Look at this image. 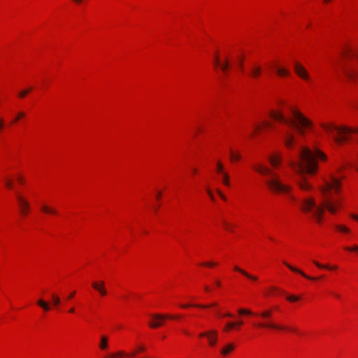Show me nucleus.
Listing matches in <instances>:
<instances>
[{"label":"nucleus","instance_id":"obj_1","mask_svg":"<svg viewBox=\"0 0 358 358\" xmlns=\"http://www.w3.org/2000/svg\"><path fill=\"white\" fill-rule=\"evenodd\" d=\"M341 185L340 179L331 173L328 178L324 180V185L320 187L322 194L321 204L317 205L314 198L308 197L301 201V210L310 213L318 223L321 222L325 208L329 213L334 214L336 209L341 206V201L333 196V193H339Z\"/></svg>","mask_w":358,"mask_h":358},{"label":"nucleus","instance_id":"obj_2","mask_svg":"<svg viewBox=\"0 0 358 358\" xmlns=\"http://www.w3.org/2000/svg\"><path fill=\"white\" fill-rule=\"evenodd\" d=\"M316 158L326 160L327 156L320 150H317L313 152L308 148L302 147L299 151L298 159L289 162L290 166L299 176L297 183L303 191H308L313 188L312 185L307 181L305 174L312 175L317 171Z\"/></svg>","mask_w":358,"mask_h":358},{"label":"nucleus","instance_id":"obj_3","mask_svg":"<svg viewBox=\"0 0 358 358\" xmlns=\"http://www.w3.org/2000/svg\"><path fill=\"white\" fill-rule=\"evenodd\" d=\"M253 169L259 174L264 176H267L266 184L271 191L274 192L287 194L292 189V187L283 184L280 176L270 168L259 164L255 165Z\"/></svg>","mask_w":358,"mask_h":358},{"label":"nucleus","instance_id":"obj_4","mask_svg":"<svg viewBox=\"0 0 358 358\" xmlns=\"http://www.w3.org/2000/svg\"><path fill=\"white\" fill-rule=\"evenodd\" d=\"M292 113V119H287L282 113L275 111H271L270 115L275 120L283 122L295 128L299 134L303 135L305 129L310 127L312 122L297 110L293 109Z\"/></svg>","mask_w":358,"mask_h":358},{"label":"nucleus","instance_id":"obj_5","mask_svg":"<svg viewBox=\"0 0 358 358\" xmlns=\"http://www.w3.org/2000/svg\"><path fill=\"white\" fill-rule=\"evenodd\" d=\"M326 132L332 135L334 141L338 144L348 139V136L352 133L358 134V129H352L347 127H338L332 124L322 125Z\"/></svg>","mask_w":358,"mask_h":358},{"label":"nucleus","instance_id":"obj_6","mask_svg":"<svg viewBox=\"0 0 358 358\" xmlns=\"http://www.w3.org/2000/svg\"><path fill=\"white\" fill-rule=\"evenodd\" d=\"M257 316H259L263 319L269 320L272 315V311L271 310H265L260 313L255 314ZM257 327L264 328V329H270L275 330H292L293 331H296L295 329H289L285 326L278 324L268 320L267 322H261L258 324H255Z\"/></svg>","mask_w":358,"mask_h":358},{"label":"nucleus","instance_id":"obj_7","mask_svg":"<svg viewBox=\"0 0 358 358\" xmlns=\"http://www.w3.org/2000/svg\"><path fill=\"white\" fill-rule=\"evenodd\" d=\"M145 350V348L144 345H138L136 350H134L130 353L123 350H119L115 352L110 354L108 357L105 358H132L134 357L138 352H144Z\"/></svg>","mask_w":358,"mask_h":358},{"label":"nucleus","instance_id":"obj_8","mask_svg":"<svg viewBox=\"0 0 358 358\" xmlns=\"http://www.w3.org/2000/svg\"><path fill=\"white\" fill-rule=\"evenodd\" d=\"M152 321L149 322V326L151 328L156 329L162 325V321L166 318L173 319L179 318L180 316L166 315L161 314H155L152 315Z\"/></svg>","mask_w":358,"mask_h":358},{"label":"nucleus","instance_id":"obj_9","mask_svg":"<svg viewBox=\"0 0 358 358\" xmlns=\"http://www.w3.org/2000/svg\"><path fill=\"white\" fill-rule=\"evenodd\" d=\"M199 337H206L210 346H215L217 342V331L215 329L203 331Z\"/></svg>","mask_w":358,"mask_h":358},{"label":"nucleus","instance_id":"obj_10","mask_svg":"<svg viewBox=\"0 0 358 358\" xmlns=\"http://www.w3.org/2000/svg\"><path fill=\"white\" fill-rule=\"evenodd\" d=\"M341 69L344 75L350 80H354L358 77V71L352 64L341 66Z\"/></svg>","mask_w":358,"mask_h":358},{"label":"nucleus","instance_id":"obj_11","mask_svg":"<svg viewBox=\"0 0 358 358\" xmlns=\"http://www.w3.org/2000/svg\"><path fill=\"white\" fill-rule=\"evenodd\" d=\"M16 196L19 204L20 212L21 215H24L29 212L30 208L29 203L19 194H17Z\"/></svg>","mask_w":358,"mask_h":358},{"label":"nucleus","instance_id":"obj_12","mask_svg":"<svg viewBox=\"0 0 358 358\" xmlns=\"http://www.w3.org/2000/svg\"><path fill=\"white\" fill-rule=\"evenodd\" d=\"M294 71L301 78L308 80L310 78L309 74L306 69L299 63L296 62L294 66Z\"/></svg>","mask_w":358,"mask_h":358},{"label":"nucleus","instance_id":"obj_13","mask_svg":"<svg viewBox=\"0 0 358 358\" xmlns=\"http://www.w3.org/2000/svg\"><path fill=\"white\" fill-rule=\"evenodd\" d=\"M92 287L96 289L102 296H104L108 294L105 287V282L103 280H100L99 282H93L92 283Z\"/></svg>","mask_w":358,"mask_h":358},{"label":"nucleus","instance_id":"obj_14","mask_svg":"<svg viewBox=\"0 0 358 358\" xmlns=\"http://www.w3.org/2000/svg\"><path fill=\"white\" fill-rule=\"evenodd\" d=\"M295 141L294 136L287 131L284 136V143L287 148H292Z\"/></svg>","mask_w":358,"mask_h":358},{"label":"nucleus","instance_id":"obj_15","mask_svg":"<svg viewBox=\"0 0 358 358\" xmlns=\"http://www.w3.org/2000/svg\"><path fill=\"white\" fill-rule=\"evenodd\" d=\"M284 264L288 267L293 272H296V273H300L302 276L305 277L306 278H308V279H310V280H316L317 278H313V277H310V276H308L307 275H306L302 271L291 266L290 264H289L287 262H284Z\"/></svg>","mask_w":358,"mask_h":358},{"label":"nucleus","instance_id":"obj_16","mask_svg":"<svg viewBox=\"0 0 358 358\" xmlns=\"http://www.w3.org/2000/svg\"><path fill=\"white\" fill-rule=\"evenodd\" d=\"M268 161L273 167L276 168L281 162V157L278 155H272L268 157Z\"/></svg>","mask_w":358,"mask_h":358},{"label":"nucleus","instance_id":"obj_17","mask_svg":"<svg viewBox=\"0 0 358 358\" xmlns=\"http://www.w3.org/2000/svg\"><path fill=\"white\" fill-rule=\"evenodd\" d=\"M215 64L216 66H220L222 71H223L224 72H226L229 67V60L227 58H226L224 63L223 64H220V59H219L218 57L216 56V57L215 59Z\"/></svg>","mask_w":358,"mask_h":358},{"label":"nucleus","instance_id":"obj_18","mask_svg":"<svg viewBox=\"0 0 358 358\" xmlns=\"http://www.w3.org/2000/svg\"><path fill=\"white\" fill-rule=\"evenodd\" d=\"M262 71V69L259 66H254L251 68L250 75L253 78H257Z\"/></svg>","mask_w":358,"mask_h":358},{"label":"nucleus","instance_id":"obj_19","mask_svg":"<svg viewBox=\"0 0 358 358\" xmlns=\"http://www.w3.org/2000/svg\"><path fill=\"white\" fill-rule=\"evenodd\" d=\"M234 348L235 345L233 343H228L223 349L221 350V354L223 355H227Z\"/></svg>","mask_w":358,"mask_h":358},{"label":"nucleus","instance_id":"obj_20","mask_svg":"<svg viewBox=\"0 0 358 358\" xmlns=\"http://www.w3.org/2000/svg\"><path fill=\"white\" fill-rule=\"evenodd\" d=\"M234 270L236 271H238L240 272L241 273H242L243 275H245V277L248 278L249 279L252 280H257V278L256 276H254V275H250L249 273H248L246 271H245L244 270L238 268V266H235L234 267Z\"/></svg>","mask_w":358,"mask_h":358},{"label":"nucleus","instance_id":"obj_21","mask_svg":"<svg viewBox=\"0 0 358 358\" xmlns=\"http://www.w3.org/2000/svg\"><path fill=\"white\" fill-rule=\"evenodd\" d=\"M37 305L41 307L45 311H48L50 310V304L48 302L43 301V299H39L37 301Z\"/></svg>","mask_w":358,"mask_h":358},{"label":"nucleus","instance_id":"obj_22","mask_svg":"<svg viewBox=\"0 0 358 358\" xmlns=\"http://www.w3.org/2000/svg\"><path fill=\"white\" fill-rule=\"evenodd\" d=\"M41 210L45 213H50V214H55V215L57 213V212L55 209L50 208L46 205H43L41 206Z\"/></svg>","mask_w":358,"mask_h":358},{"label":"nucleus","instance_id":"obj_23","mask_svg":"<svg viewBox=\"0 0 358 358\" xmlns=\"http://www.w3.org/2000/svg\"><path fill=\"white\" fill-rule=\"evenodd\" d=\"M99 348L101 350H105L108 348V338L105 336H102L101 338V342L99 343Z\"/></svg>","mask_w":358,"mask_h":358},{"label":"nucleus","instance_id":"obj_24","mask_svg":"<svg viewBox=\"0 0 358 358\" xmlns=\"http://www.w3.org/2000/svg\"><path fill=\"white\" fill-rule=\"evenodd\" d=\"M195 306V307H199V308H207V307H210V306H217V303H212L211 305H208V306H206V305H199V304H196V305H189V304H185V305H181L180 306L183 308H188L189 306Z\"/></svg>","mask_w":358,"mask_h":358},{"label":"nucleus","instance_id":"obj_25","mask_svg":"<svg viewBox=\"0 0 358 358\" xmlns=\"http://www.w3.org/2000/svg\"><path fill=\"white\" fill-rule=\"evenodd\" d=\"M275 69L278 74L280 76H286L289 74V71L285 69L278 67H276Z\"/></svg>","mask_w":358,"mask_h":358},{"label":"nucleus","instance_id":"obj_26","mask_svg":"<svg viewBox=\"0 0 358 358\" xmlns=\"http://www.w3.org/2000/svg\"><path fill=\"white\" fill-rule=\"evenodd\" d=\"M335 227L337 230H338L339 231L343 232V233L348 234L350 232V230L348 227H346L345 226H343V225L338 224V225H336Z\"/></svg>","mask_w":358,"mask_h":358},{"label":"nucleus","instance_id":"obj_27","mask_svg":"<svg viewBox=\"0 0 358 358\" xmlns=\"http://www.w3.org/2000/svg\"><path fill=\"white\" fill-rule=\"evenodd\" d=\"M241 155L238 153H235L232 150L230 151V159L232 162L241 159Z\"/></svg>","mask_w":358,"mask_h":358},{"label":"nucleus","instance_id":"obj_28","mask_svg":"<svg viewBox=\"0 0 358 358\" xmlns=\"http://www.w3.org/2000/svg\"><path fill=\"white\" fill-rule=\"evenodd\" d=\"M222 182L224 185H225L226 186H229L230 185V182H229V175L227 173H222Z\"/></svg>","mask_w":358,"mask_h":358},{"label":"nucleus","instance_id":"obj_29","mask_svg":"<svg viewBox=\"0 0 358 358\" xmlns=\"http://www.w3.org/2000/svg\"><path fill=\"white\" fill-rule=\"evenodd\" d=\"M52 300H53V305L55 306H58L60 303V298L59 296H57L56 294H52Z\"/></svg>","mask_w":358,"mask_h":358},{"label":"nucleus","instance_id":"obj_30","mask_svg":"<svg viewBox=\"0 0 358 358\" xmlns=\"http://www.w3.org/2000/svg\"><path fill=\"white\" fill-rule=\"evenodd\" d=\"M236 327V323H233V322H228L227 323L224 329V331H228L231 329H232L233 328Z\"/></svg>","mask_w":358,"mask_h":358},{"label":"nucleus","instance_id":"obj_31","mask_svg":"<svg viewBox=\"0 0 358 358\" xmlns=\"http://www.w3.org/2000/svg\"><path fill=\"white\" fill-rule=\"evenodd\" d=\"M238 313L240 315H243V314H245V315H252L253 313L250 310H247V309H239L238 310Z\"/></svg>","mask_w":358,"mask_h":358},{"label":"nucleus","instance_id":"obj_32","mask_svg":"<svg viewBox=\"0 0 358 358\" xmlns=\"http://www.w3.org/2000/svg\"><path fill=\"white\" fill-rule=\"evenodd\" d=\"M217 172L222 174V173H224L223 171V169H224V166H223V164H222V162H217Z\"/></svg>","mask_w":358,"mask_h":358},{"label":"nucleus","instance_id":"obj_33","mask_svg":"<svg viewBox=\"0 0 358 358\" xmlns=\"http://www.w3.org/2000/svg\"><path fill=\"white\" fill-rule=\"evenodd\" d=\"M5 185L6 187H7L8 188H12L13 186V182L11 180L6 178H5Z\"/></svg>","mask_w":358,"mask_h":358},{"label":"nucleus","instance_id":"obj_34","mask_svg":"<svg viewBox=\"0 0 358 358\" xmlns=\"http://www.w3.org/2000/svg\"><path fill=\"white\" fill-rule=\"evenodd\" d=\"M313 262H314V264H315L318 268H330L329 266H327V265H322V264H320L319 262H315V261H314ZM333 268H336V267H334Z\"/></svg>","mask_w":358,"mask_h":358},{"label":"nucleus","instance_id":"obj_35","mask_svg":"<svg viewBox=\"0 0 358 358\" xmlns=\"http://www.w3.org/2000/svg\"><path fill=\"white\" fill-rule=\"evenodd\" d=\"M31 90V88L22 91L21 92H20L19 96L21 98L24 97Z\"/></svg>","mask_w":358,"mask_h":358},{"label":"nucleus","instance_id":"obj_36","mask_svg":"<svg viewBox=\"0 0 358 358\" xmlns=\"http://www.w3.org/2000/svg\"><path fill=\"white\" fill-rule=\"evenodd\" d=\"M25 116V113L24 112H20L17 117L15 118V120L13 121V122H16L20 118L23 117Z\"/></svg>","mask_w":358,"mask_h":358},{"label":"nucleus","instance_id":"obj_37","mask_svg":"<svg viewBox=\"0 0 358 358\" xmlns=\"http://www.w3.org/2000/svg\"><path fill=\"white\" fill-rule=\"evenodd\" d=\"M287 299L291 302L296 301L299 299V297L296 296H289L287 297Z\"/></svg>","mask_w":358,"mask_h":358},{"label":"nucleus","instance_id":"obj_38","mask_svg":"<svg viewBox=\"0 0 358 358\" xmlns=\"http://www.w3.org/2000/svg\"><path fill=\"white\" fill-rule=\"evenodd\" d=\"M345 249L349 250V251H355V252H358V246H357V245H355L352 248L347 247V248H345Z\"/></svg>","mask_w":358,"mask_h":358},{"label":"nucleus","instance_id":"obj_39","mask_svg":"<svg viewBox=\"0 0 358 358\" xmlns=\"http://www.w3.org/2000/svg\"><path fill=\"white\" fill-rule=\"evenodd\" d=\"M202 265L208 266V267H212V266L217 265V264L213 263V262H205V263H203Z\"/></svg>","mask_w":358,"mask_h":358},{"label":"nucleus","instance_id":"obj_40","mask_svg":"<svg viewBox=\"0 0 358 358\" xmlns=\"http://www.w3.org/2000/svg\"><path fill=\"white\" fill-rule=\"evenodd\" d=\"M217 192L219 194V196L224 201L227 200L226 196L221 192L220 189H217Z\"/></svg>","mask_w":358,"mask_h":358},{"label":"nucleus","instance_id":"obj_41","mask_svg":"<svg viewBox=\"0 0 358 358\" xmlns=\"http://www.w3.org/2000/svg\"><path fill=\"white\" fill-rule=\"evenodd\" d=\"M223 224H224V225L225 228H226L227 230L231 231H232V230L231 229V228H230V224H229L228 222H227L224 221Z\"/></svg>","mask_w":358,"mask_h":358},{"label":"nucleus","instance_id":"obj_42","mask_svg":"<svg viewBox=\"0 0 358 358\" xmlns=\"http://www.w3.org/2000/svg\"><path fill=\"white\" fill-rule=\"evenodd\" d=\"M207 192H208L209 196L210 197V199L212 200H214V195H213V192L209 189H207Z\"/></svg>","mask_w":358,"mask_h":358},{"label":"nucleus","instance_id":"obj_43","mask_svg":"<svg viewBox=\"0 0 358 358\" xmlns=\"http://www.w3.org/2000/svg\"><path fill=\"white\" fill-rule=\"evenodd\" d=\"M345 55L348 56V55L352 54L355 55L351 50H348L345 52L343 53Z\"/></svg>","mask_w":358,"mask_h":358},{"label":"nucleus","instance_id":"obj_44","mask_svg":"<svg viewBox=\"0 0 358 358\" xmlns=\"http://www.w3.org/2000/svg\"><path fill=\"white\" fill-rule=\"evenodd\" d=\"M4 126V122H3V119H0V130L2 129V128Z\"/></svg>","mask_w":358,"mask_h":358},{"label":"nucleus","instance_id":"obj_45","mask_svg":"<svg viewBox=\"0 0 358 358\" xmlns=\"http://www.w3.org/2000/svg\"><path fill=\"white\" fill-rule=\"evenodd\" d=\"M76 292H71L69 296H68V299H72L75 296Z\"/></svg>","mask_w":358,"mask_h":358},{"label":"nucleus","instance_id":"obj_46","mask_svg":"<svg viewBox=\"0 0 358 358\" xmlns=\"http://www.w3.org/2000/svg\"><path fill=\"white\" fill-rule=\"evenodd\" d=\"M224 316L227 317H232L233 315L230 313H227L224 314Z\"/></svg>","mask_w":358,"mask_h":358},{"label":"nucleus","instance_id":"obj_47","mask_svg":"<svg viewBox=\"0 0 358 358\" xmlns=\"http://www.w3.org/2000/svg\"><path fill=\"white\" fill-rule=\"evenodd\" d=\"M236 323V327H239L241 325H242L243 324V322L242 321H238L237 322H235Z\"/></svg>","mask_w":358,"mask_h":358},{"label":"nucleus","instance_id":"obj_48","mask_svg":"<svg viewBox=\"0 0 358 358\" xmlns=\"http://www.w3.org/2000/svg\"><path fill=\"white\" fill-rule=\"evenodd\" d=\"M351 217H352L353 219H355V220H356L357 221H358V215H356L352 214V215H351Z\"/></svg>","mask_w":358,"mask_h":358},{"label":"nucleus","instance_id":"obj_49","mask_svg":"<svg viewBox=\"0 0 358 358\" xmlns=\"http://www.w3.org/2000/svg\"><path fill=\"white\" fill-rule=\"evenodd\" d=\"M75 3L79 4L83 0H73Z\"/></svg>","mask_w":358,"mask_h":358},{"label":"nucleus","instance_id":"obj_50","mask_svg":"<svg viewBox=\"0 0 358 358\" xmlns=\"http://www.w3.org/2000/svg\"><path fill=\"white\" fill-rule=\"evenodd\" d=\"M288 196H289V198L291 200H292V201H295V200H296L295 197H294V196H293L292 195H289Z\"/></svg>","mask_w":358,"mask_h":358},{"label":"nucleus","instance_id":"obj_51","mask_svg":"<svg viewBox=\"0 0 358 358\" xmlns=\"http://www.w3.org/2000/svg\"><path fill=\"white\" fill-rule=\"evenodd\" d=\"M161 195H162V193H161V192H158V193H157V196H156V197H157V199H160V197H161Z\"/></svg>","mask_w":358,"mask_h":358},{"label":"nucleus","instance_id":"obj_52","mask_svg":"<svg viewBox=\"0 0 358 358\" xmlns=\"http://www.w3.org/2000/svg\"><path fill=\"white\" fill-rule=\"evenodd\" d=\"M215 283H216L217 286H218V287H220L221 285V283H220V282L219 280H217L215 282Z\"/></svg>","mask_w":358,"mask_h":358},{"label":"nucleus","instance_id":"obj_53","mask_svg":"<svg viewBox=\"0 0 358 358\" xmlns=\"http://www.w3.org/2000/svg\"><path fill=\"white\" fill-rule=\"evenodd\" d=\"M74 311H75L74 308H71L69 310V313H74Z\"/></svg>","mask_w":358,"mask_h":358},{"label":"nucleus","instance_id":"obj_54","mask_svg":"<svg viewBox=\"0 0 358 358\" xmlns=\"http://www.w3.org/2000/svg\"><path fill=\"white\" fill-rule=\"evenodd\" d=\"M264 125H265L266 127H270V123H268V122H266L264 123Z\"/></svg>","mask_w":358,"mask_h":358},{"label":"nucleus","instance_id":"obj_55","mask_svg":"<svg viewBox=\"0 0 358 358\" xmlns=\"http://www.w3.org/2000/svg\"><path fill=\"white\" fill-rule=\"evenodd\" d=\"M204 289L207 292H208L210 290V289H209V287L208 286H205Z\"/></svg>","mask_w":358,"mask_h":358},{"label":"nucleus","instance_id":"obj_56","mask_svg":"<svg viewBox=\"0 0 358 358\" xmlns=\"http://www.w3.org/2000/svg\"><path fill=\"white\" fill-rule=\"evenodd\" d=\"M260 129V127L257 125L255 128V131H258Z\"/></svg>","mask_w":358,"mask_h":358},{"label":"nucleus","instance_id":"obj_57","mask_svg":"<svg viewBox=\"0 0 358 358\" xmlns=\"http://www.w3.org/2000/svg\"><path fill=\"white\" fill-rule=\"evenodd\" d=\"M334 296H335V297H336V298H339V297H340L339 294H336V293H335V294H334Z\"/></svg>","mask_w":358,"mask_h":358},{"label":"nucleus","instance_id":"obj_58","mask_svg":"<svg viewBox=\"0 0 358 358\" xmlns=\"http://www.w3.org/2000/svg\"><path fill=\"white\" fill-rule=\"evenodd\" d=\"M18 180H19V181H20V182H22V178H19Z\"/></svg>","mask_w":358,"mask_h":358},{"label":"nucleus","instance_id":"obj_59","mask_svg":"<svg viewBox=\"0 0 358 358\" xmlns=\"http://www.w3.org/2000/svg\"><path fill=\"white\" fill-rule=\"evenodd\" d=\"M193 172L196 173V169H193Z\"/></svg>","mask_w":358,"mask_h":358},{"label":"nucleus","instance_id":"obj_60","mask_svg":"<svg viewBox=\"0 0 358 358\" xmlns=\"http://www.w3.org/2000/svg\"><path fill=\"white\" fill-rule=\"evenodd\" d=\"M329 1V0H325V1H327H327Z\"/></svg>","mask_w":358,"mask_h":358},{"label":"nucleus","instance_id":"obj_61","mask_svg":"<svg viewBox=\"0 0 358 358\" xmlns=\"http://www.w3.org/2000/svg\"><path fill=\"white\" fill-rule=\"evenodd\" d=\"M357 57H358V55H357Z\"/></svg>","mask_w":358,"mask_h":358}]
</instances>
